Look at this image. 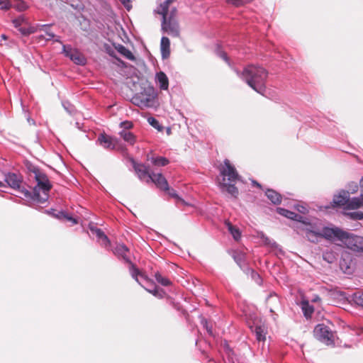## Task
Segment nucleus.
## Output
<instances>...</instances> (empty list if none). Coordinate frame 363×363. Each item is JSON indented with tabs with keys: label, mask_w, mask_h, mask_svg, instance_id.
I'll use <instances>...</instances> for the list:
<instances>
[{
	"label": "nucleus",
	"mask_w": 363,
	"mask_h": 363,
	"mask_svg": "<svg viewBox=\"0 0 363 363\" xmlns=\"http://www.w3.org/2000/svg\"><path fill=\"white\" fill-rule=\"evenodd\" d=\"M237 74L243 79L252 89L263 95L265 91V82L268 75L267 71L262 67L249 65L240 73L235 69Z\"/></svg>",
	"instance_id": "nucleus-1"
},
{
	"label": "nucleus",
	"mask_w": 363,
	"mask_h": 363,
	"mask_svg": "<svg viewBox=\"0 0 363 363\" xmlns=\"http://www.w3.org/2000/svg\"><path fill=\"white\" fill-rule=\"evenodd\" d=\"M30 171L33 172L37 182L36 186L31 192L30 201L38 203H44L48 200L52 185L47 175L41 172L39 168L33 167L30 169Z\"/></svg>",
	"instance_id": "nucleus-2"
},
{
	"label": "nucleus",
	"mask_w": 363,
	"mask_h": 363,
	"mask_svg": "<svg viewBox=\"0 0 363 363\" xmlns=\"http://www.w3.org/2000/svg\"><path fill=\"white\" fill-rule=\"evenodd\" d=\"M220 175L223 177V182L220 183V186L226 189L228 194L235 198L238 195V189L235 186L236 182L240 179V176L228 160H224V167L220 169Z\"/></svg>",
	"instance_id": "nucleus-3"
},
{
	"label": "nucleus",
	"mask_w": 363,
	"mask_h": 363,
	"mask_svg": "<svg viewBox=\"0 0 363 363\" xmlns=\"http://www.w3.org/2000/svg\"><path fill=\"white\" fill-rule=\"evenodd\" d=\"M157 94L153 86L145 87L140 92L135 94L131 102L140 108H152L155 105Z\"/></svg>",
	"instance_id": "nucleus-4"
},
{
	"label": "nucleus",
	"mask_w": 363,
	"mask_h": 363,
	"mask_svg": "<svg viewBox=\"0 0 363 363\" xmlns=\"http://www.w3.org/2000/svg\"><path fill=\"white\" fill-rule=\"evenodd\" d=\"M4 182L9 187L23 194L25 199L30 201L31 191L22 186L23 179L20 174L13 172H8L4 175Z\"/></svg>",
	"instance_id": "nucleus-5"
},
{
	"label": "nucleus",
	"mask_w": 363,
	"mask_h": 363,
	"mask_svg": "<svg viewBox=\"0 0 363 363\" xmlns=\"http://www.w3.org/2000/svg\"><path fill=\"white\" fill-rule=\"evenodd\" d=\"M342 243L353 252H363V236L346 232Z\"/></svg>",
	"instance_id": "nucleus-6"
},
{
	"label": "nucleus",
	"mask_w": 363,
	"mask_h": 363,
	"mask_svg": "<svg viewBox=\"0 0 363 363\" xmlns=\"http://www.w3.org/2000/svg\"><path fill=\"white\" fill-rule=\"evenodd\" d=\"M317 339L327 345H334L333 334L328 326L323 323L318 324L314 329Z\"/></svg>",
	"instance_id": "nucleus-7"
},
{
	"label": "nucleus",
	"mask_w": 363,
	"mask_h": 363,
	"mask_svg": "<svg viewBox=\"0 0 363 363\" xmlns=\"http://www.w3.org/2000/svg\"><path fill=\"white\" fill-rule=\"evenodd\" d=\"M346 231L341 230L337 227L330 228L328 226L323 227L320 229L322 238L328 240H339L342 242Z\"/></svg>",
	"instance_id": "nucleus-8"
},
{
	"label": "nucleus",
	"mask_w": 363,
	"mask_h": 363,
	"mask_svg": "<svg viewBox=\"0 0 363 363\" xmlns=\"http://www.w3.org/2000/svg\"><path fill=\"white\" fill-rule=\"evenodd\" d=\"M162 30L167 33L172 37H178L179 35V26L178 22L172 17L168 20L162 19Z\"/></svg>",
	"instance_id": "nucleus-9"
},
{
	"label": "nucleus",
	"mask_w": 363,
	"mask_h": 363,
	"mask_svg": "<svg viewBox=\"0 0 363 363\" xmlns=\"http://www.w3.org/2000/svg\"><path fill=\"white\" fill-rule=\"evenodd\" d=\"M133 168L141 181H145L146 183L150 182V177L153 173L150 171L149 167L143 164L134 163Z\"/></svg>",
	"instance_id": "nucleus-10"
},
{
	"label": "nucleus",
	"mask_w": 363,
	"mask_h": 363,
	"mask_svg": "<svg viewBox=\"0 0 363 363\" xmlns=\"http://www.w3.org/2000/svg\"><path fill=\"white\" fill-rule=\"evenodd\" d=\"M150 179V182L154 183L160 189H169L168 182L162 173L155 174L153 172Z\"/></svg>",
	"instance_id": "nucleus-11"
},
{
	"label": "nucleus",
	"mask_w": 363,
	"mask_h": 363,
	"mask_svg": "<svg viewBox=\"0 0 363 363\" xmlns=\"http://www.w3.org/2000/svg\"><path fill=\"white\" fill-rule=\"evenodd\" d=\"M128 263L130 264L129 271L131 277L143 287V281H147V277L141 274L138 268L131 261Z\"/></svg>",
	"instance_id": "nucleus-12"
},
{
	"label": "nucleus",
	"mask_w": 363,
	"mask_h": 363,
	"mask_svg": "<svg viewBox=\"0 0 363 363\" xmlns=\"http://www.w3.org/2000/svg\"><path fill=\"white\" fill-rule=\"evenodd\" d=\"M277 211L279 214L291 219L292 220L298 221L302 223H305V218L299 214H297L293 211L287 210L284 208L278 207Z\"/></svg>",
	"instance_id": "nucleus-13"
},
{
	"label": "nucleus",
	"mask_w": 363,
	"mask_h": 363,
	"mask_svg": "<svg viewBox=\"0 0 363 363\" xmlns=\"http://www.w3.org/2000/svg\"><path fill=\"white\" fill-rule=\"evenodd\" d=\"M114 139L104 133H101L99 135L97 139V142L100 145L104 147L106 149H114L116 147V144L113 143Z\"/></svg>",
	"instance_id": "nucleus-14"
},
{
	"label": "nucleus",
	"mask_w": 363,
	"mask_h": 363,
	"mask_svg": "<svg viewBox=\"0 0 363 363\" xmlns=\"http://www.w3.org/2000/svg\"><path fill=\"white\" fill-rule=\"evenodd\" d=\"M89 229L93 234H95L98 240L101 242V245L105 247L110 245V240L104 231L95 226H90Z\"/></svg>",
	"instance_id": "nucleus-15"
},
{
	"label": "nucleus",
	"mask_w": 363,
	"mask_h": 363,
	"mask_svg": "<svg viewBox=\"0 0 363 363\" xmlns=\"http://www.w3.org/2000/svg\"><path fill=\"white\" fill-rule=\"evenodd\" d=\"M349 199V191L342 190L337 195H335L333 202L337 206L345 207Z\"/></svg>",
	"instance_id": "nucleus-16"
},
{
	"label": "nucleus",
	"mask_w": 363,
	"mask_h": 363,
	"mask_svg": "<svg viewBox=\"0 0 363 363\" xmlns=\"http://www.w3.org/2000/svg\"><path fill=\"white\" fill-rule=\"evenodd\" d=\"M155 82L161 90H167L169 88V79L164 72H158L155 74Z\"/></svg>",
	"instance_id": "nucleus-17"
},
{
	"label": "nucleus",
	"mask_w": 363,
	"mask_h": 363,
	"mask_svg": "<svg viewBox=\"0 0 363 363\" xmlns=\"http://www.w3.org/2000/svg\"><path fill=\"white\" fill-rule=\"evenodd\" d=\"M259 238L263 241L264 245L268 246L273 250H278L281 255L284 254L280 246L274 240L267 237L263 232L259 233Z\"/></svg>",
	"instance_id": "nucleus-18"
},
{
	"label": "nucleus",
	"mask_w": 363,
	"mask_h": 363,
	"mask_svg": "<svg viewBox=\"0 0 363 363\" xmlns=\"http://www.w3.org/2000/svg\"><path fill=\"white\" fill-rule=\"evenodd\" d=\"M128 248L123 243L117 244L113 250V253L118 257H122L126 262H130L129 257L127 255Z\"/></svg>",
	"instance_id": "nucleus-19"
},
{
	"label": "nucleus",
	"mask_w": 363,
	"mask_h": 363,
	"mask_svg": "<svg viewBox=\"0 0 363 363\" xmlns=\"http://www.w3.org/2000/svg\"><path fill=\"white\" fill-rule=\"evenodd\" d=\"M265 195L267 199L274 205L280 204L281 202V194L272 189H268L265 191Z\"/></svg>",
	"instance_id": "nucleus-20"
},
{
	"label": "nucleus",
	"mask_w": 363,
	"mask_h": 363,
	"mask_svg": "<svg viewBox=\"0 0 363 363\" xmlns=\"http://www.w3.org/2000/svg\"><path fill=\"white\" fill-rule=\"evenodd\" d=\"M160 49L162 58H167L170 53V41L167 37L162 36L160 42Z\"/></svg>",
	"instance_id": "nucleus-21"
},
{
	"label": "nucleus",
	"mask_w": 363,
	"mask_h": 363,
	"mask_svg": "<svg viewBox=\"0 0 363 363\" xmlns=\"http://www.w3.org/2000/svg\"><path fill=\"white\" fill-rule=\"evenodd\" d=\"M113 47L121 55H123L126 59L130 60H135V56L133 55V54L131 52L130 50L126 48L124 45L118 43H114Z\"/></svg>",
	"instance_id": "nucleus-22"
},
{
	"label": "nucleus",
	"mask_w": 363,
	"mask_h": 363,
	"mask_svg": "<svg viewBox=\"0 0 363 363\" xmlns=\"http://www.w3.org/2000/svg\"><path fill=\"white\" fill-rule=\"evenodd\" d=\"M361 206H363V196L360 195L359 197L349 198L345 208L348 209H357Z\"/></svg>",
	"instance_id": "nucleus-23"
},
{
	"label": "nucleus",
	"mask_w": 363,
	"mask_h": 363,
	"mask_svg": "<svg viewBox=\"0 0 363 363\" xmlns=\"http://www.w3.org/2000/svg\"><path fill=\"white\" fill-rule=\"evenodd\" d=\"M152 164L157 167H164L169 163V160L165 157L162 156H152L148 157Z\"/></svg>",
	"instance_id": "nucleus-24"
},
{
	"label": "nucleus",
	"mask_w": 363,
	"mask_h": 363,
	"mask_svg": "<svg viewBox=\"0 0 363 363\" xmlns=\"http://www.w3.org/2000/svg\"><path fill=\"white\" fill-rule=\"evenodd\" d=\"M120 136L123 139L124 141L128 143L129 145H133L136 142V138L135 135L128 130H122L119 132Z\"/></svg>",
	"instance_id": "nucleus-25"
},
{
	"label": "nucleus",
	"mask_w": 363,
	"mask_h": 363,
	"mask_svg": "<svg viewBox=\"0 0 363 363\" xmlns=\"http://www.w3.org/2000/svg\"><path fill=\"white\" fill-rule=\"evenodd\" d=\"M69 59L78 65H84L86 62V58L82 56L77 50H76L72 55H70Z\"/></svg>",
	"instance_id": "nucleus-26"
},
{
	"label": "nucleus",
	"mask_w": 363,
	"mask_h": 363,
	"mask_svg": "<svg viewBox=\"0 0 363 363\" xmlns=\"http://www.w3.org/2000/svg\"><path fill=\"white\" fill-rule=\"evenodd\" d=\"M143 288H144L147 291L158 298H163L166 295L165 291L162 289L157 288V286H152V289H147L144 285L143 286Z\"/></svg>",
	"instance_id": "nucleus-27"
},
{
	"label": "nucleus",
	"mask_w": 363,
	"mask_h": 363,
	"mask_svg": "<svg viewBox=\"0 0 363 363\" xmlns=\"http://www.w3.org/2000/svg\"><path fill=\"white\" fill-rule=\"evenodd\" d=\"M225 224L228 227V231L232 235L234 240L238 241L241 238L240 230L238 228L232 225L229 221H226Z\"/></svg>",
	"instance_id": "nucleus-28"
},
{
	"label": "nucleus",
	"mask_w": 363,
	"mask_h": 363,
	"mask_svg": "<svg viewBox=\"0 0 363 363\" xmlns=\"http://www.w3.org/2000/svg\"><path fill=\"white\" fill-rule=\"evenodd\" d=\"M305 233L308 240L311 242H318L322 238L320 231L310 230Z\"/></svg>",
	"instance_id": "nucleus-29"
},
{
	"label": "nucleus",
	"mask_w": 363,
	"mask_h": 363,
	"mask_svg": "<svg viewBox=\"0 0 363 363\" xmlns=\"http://www.w3.org/2000/svg\"><path fill=\"white\" fill-rule=\"evenodd\" d=\"M305 233L308 240L311 242H318L322 238L320 231L310 230Z\"/></svg>",
	"instance_id": "nucleus-30"
},
{
	"label": "nucleus",
	"mask_w": 363,
	"mask_h": 363,
	"mask_svg": "<svg viewBox=\"0 0 363 363\" xmlns=\"http://www.w3.org/2000/svg\"><path fill=\"white\" fill-rule=\"evenodd\" d=\"M50 24H43L40 26V30L45 32V35H40V38L45 39L46 40H50L55 37V35L50 31Z\"/></svg>",
	"instance_id": "nucleus-31"
},
{
	"label": "nucleus",
	"mask_w": 363,
	"mask_h": 363,
	"mask_svg": "<svg viewBox=\"0 0 363 363\" xmlns=\"http://www.w3.org/2000/svg\"><path fill=\"white\" fill-rule=\"evenodd\" d=\"M256 337V340L259 342L260 341H264L266 339V331L264 330V328L257 325L255 328L254 331Z\"/></svg>",
	"instance_id": "nucleus-32"
},
{
	"label": "nucleus",
	"mask_w": 363,
	"mask_h": 363,
	"mask_svg": "<svg viewBox=\"0 0 363 363\" xmlns=\"http://www.w3.org/2000/svg\"><path fill=\"white\" fill-rule=\"evenodd\" d=\"M154 277L155 280L162 286H167L172 284L171 281L168 278L162 277L159 272H155Z\"/></svg>",
	"instance_id": "nucleus-33"
},
{
	"label": "nucleus",
	"mask_w": 363,
	"mask_h": 363,
	"mask_svg": "<svg viewBox=\"0 0 363 363\" xmlns=\"http://www.w3.org/2000/svg\"><path fill=\"white\" fill-rule=\"evenodd\" d=\"M306 220L305 218V223H303L305 225L303 228L305 232H310V230L320 231L322 228L318 227L316 223L306 222Z\"/></svg>",
	"instance_id": "nucleus-34"
},
{
	"label": "nucleus",
	"mask_w": 363,
	"mask_h": 363,
	"mask_svg": "<svg viewBox=\"0 0 363 363\" xmlns=\"http://www.w3.org/2000/svg\"><path fill=\"white\" fill-rule=\"evenodd\" d=\"M352 301L357 306L363 308V293L355 292L352 296Z\"/></svg>",
	"instance_id": "nucleus-35"
},
{
	"label": "nucleus",
	"mask_w": 363,
	"mask_h": 363,
	"mask_svg": "<svg viewBox=\"0 0 363 363\" xmlns=\"http://www.w3.org/2000/svg\"><path fill=\"white\" fill-rule=\"evenodd\" d=\"M223 350L225 352V354H226L228 360L232 361V363H235V361L233 360V356L235 355L234 352L230 347L228 342L225 340L223 342Z\"/></svg>",
	"instance_id": "nucleus-36"
},
{
	"label": "nucleus",
	"mask_w": 363,
	"mask_h": 363,
	"mask_svg": "<svg viewBox=\"0 0 363 363\" xmlns=\"http://www.w3.org/2000/svg\"><path fill=\"white\" fill-rule=\"evenodd\" d=\"M233 257L235 262L240 266L242 267L245 264V255L241 252H234Z\"/></svg>",
	"instance_id": "nucleus-37"
},
{
	"label": "nucleus",
	"mask_w": 363,
	"mask_h": 363,
	"mask_svg": "<svg viewBox=\"0 0 363 363\" xmlns=\"http://www.w3.org/2000/svg\"><path fill=\"white\" fill-rule=\"evenodd\" d=\"M170 2L168 0H165L162 4H160L158 13L162 16V19H167V15L168 13L169 5Z\"/></svg>",
	"instance_id": "nucleus-38"
},
{
	"label": "nucleus",
	"mask_w": 363,
	"mask_h": 363,
	"mask_svg": "<svg viewBox=\"0 0 363 363\" xmlns=\"http://www.w3.org/2000/svg\"><path fill=\"white\" fill-rule=\"evenodd\" d=\"M170 2L168 0H165L162 4H160L158 13L162 16V19H167V15L168 13L169 5Z\"/></svg>",
	"instance_id": "nucleus-39"
},
{
	"label": "nucleus",
	"mask_w": 363,
	"mask_h": 363,
	"mask_svg": "<svg viewBox=\"0 0 363 363\" xmlns=\"http://www.w3.org/2000/svg\"><path fill=\"white\" fill-rule=\"evenodd\" d=\"M170 2L168 0H165L162 4H160L158 13L162 16V19H167V15L168 13L169 5Z\"/></svg>",
	"instance_id": "nucleus-40"
},
{
	"label": "nucleus",
	"mask_w": 363,
	"mask_h": 363,
	"mask_svg": "<svg viewBox=\"0 0 363 363\" xmlns=\"http://www.w3.org/2000/svg\"><path fill=\"white\" fill-rule=\"evenodd\" d=\"M170 2L168 0H165L162 4H160L158 13L162 16V19H167V15L168 13L169 5Z\"/></svg>",
	"instance_id": "nucleus-41"
},
{
	"label": "nucleus",
	"mask_w": 363,
	"mask_h": 363,
	"mask_svg": "<svg viewBox=\"0 0 363 363\" xmlns=\"http://www.w3.org/2000/svg\"><path fill=\"white\" fill-rule=\"evenodd\" d=\"M201 324L206 330L208 334L210 336H213L212 325L208 323L207 319H206L203 317H201Z\"/></svg>",
	"instance_id": "nucleus-42"
},
{
	"label": "nucleus",
	"mask_w": 363,
	"mask_h": 363,
	"mask_svg": "<svg viewBox=\"0 0 363 363\" xmlns=\"http://www.w3.org/2000/svg\"><path fill=\"white\" fill-rule=\"evenodd\" d=\"M13 7L18 11H24L28 8V6L26 1L20 0L14 4Z\"/></svg>",
	"instance_id": "nucleus-43"
},
{
	"label": "nucleus",
	"mask_w": 363,
	"mask_h": 363,
	"mask_svg": "<svg viewBox=\"0 0 363 363\" xmlns=\"http://www.w3.org/2000/svg\"><path fill=\"white\" fill-rule=\"evenodd\" d=\"M147 121L155 129L158 130H162L163 129L162 125L155 118L150 116L147 118Z\"/></svg>",
	"instance_id": "nucleus-44"
},
{
	"label": "nucleus",
	"mask_w": 363,
	"mask_h": 363,
	"mask_svg": "<svg viewBox=\"0 0 363 363\" xmlns=\"http://www.w3.org/2000/svg\"><path fill=\"white\" fill-rule=\"evenodd\" d=\"M266 301L267 303L272 302L275 305H278L279 303V299L277 294L274 292H271L267 296Z\"/></svg>",
	"instance_id": "nucleus-45"
},
{
	"label": "nucleus",
	"mask_w": 363,
	"mask_h": 363,
	"mask_svg": "<svg viewBox=\"0 0 363 363\" xmlns=\"http://www.w3.org/2000/svg\"><path fill=\"white\" fill-rule=\"evenodd\" d=\"M323 258L328 263H333L335 259V257L333 252L326 251L323 254Z\"/></svg>",
	"instance_id": "nucleus-46"
},
{
	"label": "nucleus",
	"mask_w": 363,
	"mask_h": 363,
	"mask_svg": "<svg viewBox=\"0 0 363 363\" xmlns=\"http://www.w3.org/2000/svg\"><path fill=\"white\" fill-rule=\"evenodd\" d=\"M216 55L222 58L225 62H226L228 65H230L229 58L225 52L221 50L220 46H218L216 50Z\"/></svg>",
	"instance_id": "nucleus-47"
},
{
	"label": "nucleus",
	"mask_w": 363,
	"mask_h": 363,
	"mask_svg": "<svg viewBox=\"0 0 363 363\" xmlns=\"http://www.w3.org/2000/svg\"><path fill=\"white\" fill-rule=\"evenodd\" d=\"M75 50L76 49H72L70 45H62V53L69 58H70V55H72Z\"/></svg>",
	"instance_id": "nucleus-48"
},
{
	"label": "nucleus",
	"mask_w": 363,
	"mask_h": 363,
	"mask_svg": "<svg viewBox=\"0 0 363 363\" xmlns=\"http://www.w3.org/2000/svg\"><path fill=\"white\" fill-rule=\"evenodd\" d=\"M12 7L10 0H0V9L8 11Z\"/></svg>",
	"instance_id": "nucleus-49"
},
{
	"label": "nucleus",
	"mask_w": 363,
	"mask_h": 363,
	"mask_svg": "<svg viewBox=\"0 0 363 363\" xmlns=\"http://www.w3.org/2000/svg\"><path fill=\"white\" fill-rule=\"evenodd\" d=\"M62 106L68 112L69 114H72L74 111V107L72 105L69 101H62Z\"/></svg>",
	"instance_id": "nucleus-50"
},
{
	"label": "nucleus",
	"mask_w": 363,
	"mask_h": 363,
	"mask_svg": "<svg viewBox=\"0 0 363 363\" xmlns=\"http://www.w3.org/2000/svg\"><path fill=\"white\" fill-rule=\"evenodd\" d=\"M133 124L131 121H125L120 123V127L123 128V130H128L132 128Z\"/></svg>",
	"instance_id": "nucleus-51"
},
{
	"label": "nucleus",
	"mask_w": 363,
	"mask_h": 363,
	"mask_svg": "<svg viewBox=\"0 0 363 363\" xmlns=\"http://www.w3.org/2000/svg\"><path fill=\"white\" fill-rule=\"evenodd\" d=\"M303 311L304 316H306V318H309L313 313L314 309L312 306H308L306 307H303Z\"/></svg>",
	"instance_id": "nucleus-52"
},
{
	"label": "nucleus",
	"mask_w": 363,
	"mask_h": 363,
	"mask_svg": "<svg viewBox=\"0 0 363 363\" xmlns=\"http://www.w3.org/2000/svg\"><path fill=\"white\" fill-rule=\"evenodd\" d=\"M18 30L23 35H28L33 33H34V29L33 28H19Z\"/></svg>",
	"instance_id": "nucleus-53"
},
{
	"label": "nucleus",
	"mask_w": 363,
	"mask_h": 363,
	"mask_svg": "<svg viewBox=\"0 0 363 363\" xmlns=\"http://www.w3.org/2000/svg\"><path fill=\"white\" fill-rule=\"evenodd\" d=\"M167 194H168L171 197L178 199L179 196L177 194L176 191L174 189H172L169 186V189H163Z\"/></svg>",
	"instance_id": "nucleus-54"
},
{
	"label": "nucleus",
	"mask_w": 363,
	"mask_h": 363,
	"mask_svg": "<svg viewBox=\"0 0 363 363\" xmlns=\"http://www.w3.org/2000/svg\"><path fill=\"white\" fill-rule=\"evenodd\" d=\"M349 186V192L350 191L352 194H354L358 190V185L355 182H351L348 184Z\"/></svg>",
	"instance_id": "nucleus-55"
},
{
	"label": "nucleus",
	"mask_w": 363,
	"mask_h": 363,
	"mask_svg": "<svg viewBox=\"0 0 363 363\" xmlns=\"http://www.w3.org/2000/svg\"><path fill=\"white\" fill-rule=\"evenodd\" d=\"M294 208L301 213L305 214L308 212V209L303 205L296 204L294 205Z\"/></svg>",
	"instance_id": "nucleus-56"
},
{
	"label": "nucleus",
	"mask_w": 363,
	"mask_h": 363,
	"mask_svg": "<svg viewBox=\"0 0 363 363\" xmlns=\"http://www.w3.org/2000/svg\"><path fill=\"white\" fill-rule=\"evenodd\" d=\"M120 1L128 11L131 9L132 4L130 0H120Z\"/></svg>",
	"instance_id": "nucleus-57"
},
{
	"label": "nucleus",
	"mask_w": 363,
	"mask_h": 363,
	"mask_svg": "<svg viewBox=\"0 0 363 363\" xmlns=\"http://www.w3.org/2000/svg\"><path fill=\"white\" fill-rule=\"evenodd\" d=\"M66 211H57L56 215H54V218H56L59 220H62V219H65L64 218L66 216L65 214H66Z\"/></svg>",
	"instance_id": "nucleus-58"
},
{
	"label": "nucleus",
	"mask_w": 363,
	"mask_h": 363,
	"mask_svg": "<svg viewBox=\"0 0 363 363\" xmlns=\"http://www.w3.org/2000/svg\"><path fill=\"white\" fill-rule=\"evenodd\" d=\"M229 4H231L235 6L243 5V2L241 0H227Z\"/></svg>",
	"instance_id": "nucleus-59"
},
{
	"label": "nucleus",
	"mask_w": 363,
	"mask_h": 363,
	"mask_svg": "<svg viewBox=\"0 0 363 363\" xmlns=\"http://www.w3.org/2000/svg\"><path fill=\"white\" fill-rule=\"evenodd\" d=\"M65 216H66L64 218L66 219L67 220L71 221L72 224H77L78 223V221H77V220L76 218H74L72 216H69L67 213H66Z\"/></svg>",
	"instance_id": "nucleus-60"
},
{
	"label": "nucleus",
	"mask_w": 363,
	"mask_h": 363,
	"mask_svg": "<svg viewBox=\"0 0 363 363\" xmlns=\"http://www.w3.org/2000/svg\"><path fill=\"white\" fill-rule=\"evenodd\" d=\"M22 19L21 18H15L12 21L13 25L15 28H21Z\"/></svg>",
	"instance_id": "nucleus-61"
},
{
	"label": "nucleus",
	"mask_w": 363,
	"mask_h": 363,
	"mask_svg": "<svg viewBox=\"0 0 363 363\" xmlns=\"http://www.w3.org/2000/svg\"><path fill=\"white\" fill-rule=\"evenodd\" d=\"M352 216L354 219L362 220L363 219V213H354L352 214Z\"/></svg>",
	"instance_id": "nucleus-62"
},
{
	"label": "nucleus",
	"mask_w": 363,
	"mask_h": 363,
	"mask_svg": "<svg viewBox=\"0 0 363 363\" xmlns=\"http://www.w3.org/2000/svg\"><path fill=\"white\" fill-rule=\"evenodd\" d=\"M108 53H109L110 56H111L112 57L116 59L117 61H118V62H120L123 65H124V62L123 60H121L118 57H117L116 55L113 52V51L109 52Z\"/></svg>",
	"instance_id": "nucleus-63"
},
{
	"label": "nucleus",
	"mask_w": 363,
	"mask_h": 363,
	"mask_svg": "<svg viewBox=\"0 0 363 363\" xmlns=\"http://www.w3.org/2000/svg\"><path fill=\"white\" fill-rule=\"evenodd\" d=\"M143 284L147 289H152V286H155L153 282L150 281L148 279H147V281H143Z\"/></svg>",
	"instance_id": "nucleus-64"
}]
</instances>
